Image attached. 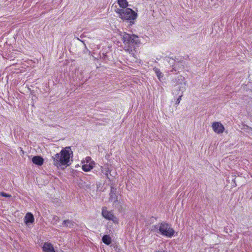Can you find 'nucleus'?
Returning a JSON list of instances; mask_svg holds the SVG:
<instances>
[{
	"instance_id": "f257e3e1",
	"label": "nucleus",
	"mask_w": 252,
	"mask_h": 252,
	"mask_svg": "<svg viewBox=\"0 0 252 252\" xmlns=\"http://www.w3.org/2000/svg\"><path fill=\"white\" fill-rule=\"evenodd\" d=\"M73 152L70 147H66L60 153L55 154L52 157L53 164L58 168L64 167L70 164V158L72 157Z\"/></svg>"
},
{
	"instance_id": "f03ea898",
	"label": "nucleus",
	"mask_w": 252,
	"mask_h": 252,
	"mask_svg": "<svg viewBox=\"0 0 252 252\" xmlns=\"http://www.w3.org/2000/svg\"><path fill=\"white\" fill-rule=\"evenodd\" d=\"M124 44V49L132 54L134 50V46L139 43L138 37L135 34H129L125 32L120 34Z\"/></svg>"
},
{
	"instance_id": "7ed1b4c3",
	"label": "nucleus",
	"mask_w": 252,
	"mask_h": 252,
	"mask_svg": "<svg viewBox=\"0 0 252 252\" xmlns=\"http://www.w3.org/2000/svg\"><path fill=\"white\" fill-rule=\"evenodd\" d=\"M154 230L157 233H159L168 238H171L175 233L174 230L170 225L166 222H161L159 225H155Z\"/></svg>"
},
{
	"instance_id": "20e7f679",
	"label": "nucleus",
	"mask_w": 252,
	"mask_h": 252,
	"mask_svg": "<svg viewBox=\"0 0 252 252\" xmlns=\"http://www.w3.org/2000/svg\"><path fill=\"white\" fill-rule=\"evenodd\" d=\"M137 14L129 8L125 9L121 19L130 21L131 24H134L133 21L137 18Z\"/></svg>"
},
{
	"instance_id": "39448f33",
	"label": "nucleus",
	"mask_w": 252,
	"mask_h": 252,
	"mask_svg": "<svg viewBox=\"0 0 252 252\" xmlns=\"http://www.w3.org/2000/svg\"><path fill=\"white\" fill-rule=\"evenodd\" d=\"M102 215L106 220H112L114 223H119V219L115 217L111 211H109L106 207L102 209Z\"/></svg>"
},
{
	"instance_id": "423d86ee",
	"label": "nucleus",
	"mask_w": 252,
	"mask_h": 252,
	"mask_svg": "<svg viewBox=\"0 0 252 252\" xmlns=\"http://www.w3.org/2000/svg\"><path fill=\"white\" fill-rule=\"evenodd\" d=\"M94 163L90 157H87L85 160L82 161V168L85 172L90 171L94 166Z\"/></svg>"
},
{
	"instance_id": "0eeeda50",
	"label": "nucleus",
	"mask_w": 252,
	"mask_h": 252,
	"mask_svg": "<svg viewBox=\"0 0 252 252\" xmlns=\"http://www.w3.org/2000/svg\"><path fill=\"white\" fill-rule=\"evenodd\" d=\"M211 126L214 132L218 134H222L225 129L224 126L219 122H213Z\"/></svg>"
},
{
	"instance_id": "6e6552de",
	"label": "nucleus",
	"mask_w": 252,
	"mask_h": 252,
	"mask_svg": "<svg viewBox=\"0 0 252 252\" xmlns=\"http://www.w3.org/2000/svg\"><path fill=\"white\" fill-rule=\"evenodd\" d=\"M165 60L168 63V66L170 67H173L171 71L176 70L175 69V64L176 62H180V60L178 59H177L176 57L175 58L167 57L165 59Z\"/></svg>"
},
{
	"instance_id": "1a4fd4ad",
	"label": "nucleus",
	"mask_w": 252,
	"mask_h": 252,
	"mask_svg": "<svg viewBox=\"0 0 252 252\" xmlns=\"http://www.w3.org/2000/svg\"><path fill=\"white\" fill-rule=\"evenodd\" d=\"M34 221V218L33 215L31 213H27L24 218V222L26 225H28L32 223Z\"/></svg>"
},
{
	"instance_id": "9d476101",
	"label": "nucleus",
	"mask_w": 252,
	"mask_h": 252,
	"mask_svg": "<svg viewBox=\"0 0 252 252\" xmlns=\"http://www.w3.org/2000/svg\"><path fill=\"white\" fill-rule=\"evenodd\" d=\"M42 249L44 252H55L53 246L50 243H45Z\"/></svg>"
},
{
	"instance_id": "9b49d317",
	"label": "nucleus",
	"mask_w": 252,
	"mask_h": 252,
	"mask_svg": "<svg viewBox=\"0 0 252 252\" xmlns=\"http://www.w3.org/2000/svg\"><path fill=\"white\" fill-rule=\"evenodd\" d=\"M33 163L37 165H42L43 163V158L40 156H34L32 158Z\"/></svg>"
},
{
	"instance_id": "f8f14e48",
	"label": "nucleus",
	"mask_w": 252,
	"mask_h": 252,
	"mask_svg": "<svg viewBox=\"0 0 252 252\" xmlns=\"http://www.w3.org/2000/svg\"><path fill=\"white\" fill-rule=\"evenodd\" d=\"M102 242L107 245H109L112 242L111 237L108 235H104L102 238Z\"/></svg>"
},
{
	"instance_id": "ddd939ff",
	"label": "nucleus",
	"mask_w": 252,
	"mask_h": 252,
	"mask_svg": "<svg viewBox=\"0 0 252 252\" xmlns=\"http://www.w3.org/2000/svg\"><path fill=\"white\" fill-rule=\"evenodd\" d=\"M109 168V165L108 164H106L104 166L101 167L102 172L105 174L108 178H109L108 175V173L109 172L110 170Z\"/></svg>"
},
{
	"instance_id": "4468645a",
	"label": "nucleus",
	"mask_w": 252,
	"mask_h": 252,
	"mask_svg": "<svg viewBox=\"0 0 252 252\" xmlns=\"http://www.w3.org/2000/svg\"><path fill=\"white\" fill-rule=\"evenodd\" d=\"M118 3L123 8H126L128 6V2L126 0H118Z\"/></svg>"
},
{
	"instance_id": "2eb2a0df",
	"label": "nucleus",
	"mask_w": 252,
	"mask_h": 252,
	"mask_svg": "<svg viewBox=\"0 0 252 252\" xmlns=\"http://www.w3.org/2000/svg\"><path fill=\"white\" fill-rule=\"evenodd\" d=\"M63 225L65 226L71 227L73 225V222L69 220H64Z\"/></svg>"
},
{
	"instance_id": "dca6fc26",
	"label": "nucleus",
	"mask_w": 252,
	"mask_h": 252,
	"mask_svg": "<svg viewBox=\"0 0 252 252\" xmlns=\"http://www.w3.org/2000/svg\"><path fill=\"white\" fill-rule=\"evenodd\" d=\"M154 69L157 77L159 79H160L161 77H163L162 73L160 72V70L158 68H155Z\"/></svg>"
},
{
	"instance_id": "f3484780",
	"label": "nucleus",
	"mask_w": 252,
	"mask_h": 252,
	"mask_svg": "<svg viewBox=\"0 0 252 252\" xmlns=\"http://www.w3.org/2000/svg\"><path fill=\"white\" fill-rule=\"evenodd\" d=\"M59 221V218L57 216H53L52 217L51 222L53 224H56Z\"/></svg>"
},
{
	"instance_id": "a211bd4d",
	"label": "nucleus",
	"mask_w": 252,
	"mask_h": 252,
	"mask_svg": "<svg viewBox=\"0 0 252 252\" xmlns=\"http://www.w3.org/2000/svg\"><path fill=\"white\" fill-rule=\"evenodd\" d=\"M124 10H125V8H123V9L116 8L115 10V12L119 14L120 17L121 18L122 15L123 14Z\"/></svg>"
},
{
	"instance_id": "6ab92c4d",
	"label": "nucleus",
	"mask_w": 252,
	"mask_h": 252,
	"mask_svg": "<svg viewBox=\"0 0 252 252\" xmlns=\"http://www.w3.org/2000/svg\"><path fill=\"white\" fill-rule=\"evenodd\" d=\"M0 195L2 196V197H11V195L9 194H7V193H6L5 192H1L0 193Z\"/></svg>"
},
{
	"instance_id": "aec40b11",
	"label": "nucleus",
	"mask_w": 252,
	"mask_h": 252,
	"mask_svg": "<svg viewBox=\"0 0 252 252\" xmlns=\"http://www.w3.org/2000/svg\"><path fill=\"white\" fill-rule=\"evenodd\" d=\"M181 97H182L181 95L179 96L178 98L177 99L176 101V104H179V103L180 102V100L181 99Z\"/></svg>"
},
{
	"instance_id": "412c9836",
	"label": "nucleus",
	"mask_w": 252,
	"mask_h": 252,
	"mask_svg": "<svg viewBox=\"0 0 252 252\" xmlns=\"http://www.w3.org/2000/svg\"><path fill=\"white\" fill-rule=\"evenodd\" d=\"M102 55H103L102 58H105L106 57V54L103 53Z\"/></svg>"
},
{
	"instance_id": "4be33fe9",
	"label": "nucleus",
	"mask_w": 252,
	"mask_h": 252,
	"mask_svg": "<svg viewBox=\"0 0 252 252\" xmlns=\"http://www.w3.org/2000/svg\"><path fill=\"white\" fill-rule=\"evenodd\" d=\"M155 252H161V251H156Z\"/></svg>"
}]
</instances>
